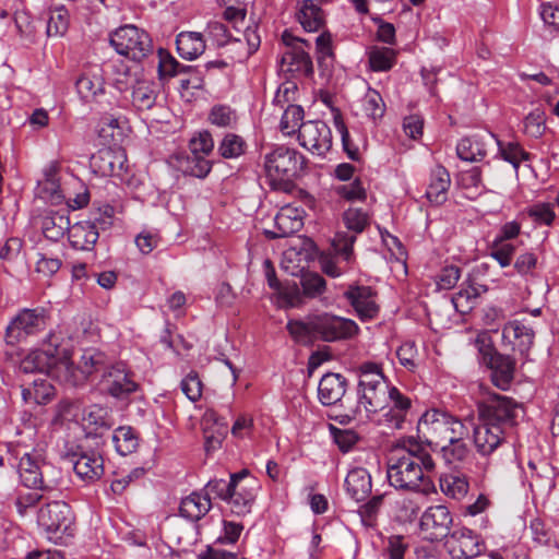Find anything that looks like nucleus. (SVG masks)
Returning a JSON list of instances; mask_svg holds the SVG:
<instances>
[{
  "mask_svg": "<svg viewBox=\"0 0 559 559\" xmlns=\"http://www.w3.org/2000/svg\"><path fill=\"white\" fill-rule=\"evenodd\" d=\"M435 467L430 453L414 438H408L390 455L386 477L390 485L397 490L428 496L436 492L435 484L427 475Z\"/></svg>",
  "mask_w": 559,
  "mask_h": 559,
  "instance_id": "f257e3e1",
  "label": "nucleus"
},
{
  "mask_svg": "<svg viewBox=\"0 0 559 559\" xmlns=\"http://www.w3.org/2000/svg\"><path fill=\"white\" fill-rule=\"evenodd\" d=\"M523 413L521 404L510 397L496 396L483 411L474 428V444L480 455H490L504 445L506 437L518 425Z\"/></svg>",
  "mask_w": 559,
  "mask_h": 559,
  "instance_id": "f03ea898",
  "label": "nucleus"
},
{
  "mask_svg": "<svg viewBox=\"0 0 559 559\" xmlns=\"http://www.w3.org/2000/svg\"><path fill=\"white\" fill-rule=\"evenodd\" d=\"M71 350L63 343L60 333L51 332L46 342V348L29 353L20 362V370L24 373H45L57 381H79L72 369Z\"/></svg>",
  "mask_w": 559,
  "mask_h": 559,
  "instance_id": "7ed1b4c3",
  "label": "nucleus"
},
{
  "mask_svg": "<svg viewBox=\"0 0 559 559\" xmlns=\"http://www.w3.org/2000/svg\"><path fill=\"white\" fill-rule=\"evenodd\" d=\"M359 403L368 413H377L386 408V400L390 399L392 406L384 414L390 427L401 429L407 411L411 407V399L403 395L396 386H384L378 390V386H362L358 390Z\"/></svg>",
  "mask_w": 559,
  "mask_h": 559,
  "instance_id": "20e7f679",
  "label": "nucleus"
},
{
  "mask_svg": "<svg viewBox=\"0 0 559 559\" xmlns=\"http://www.w3.org/2000/svg\"><path fill=\"white\" fill-rule=\"evenodd\" d=\"M417 430L429 444L436 445L455 437L466 438L469 433L468 427L461 419L438 408L428 409L421 415Z\"/></svg>",
  "mask_w": 559,
  "mask_h": 559,
  "instance_id": "39448f33",
  "label": "nucleus"
},
{
  "mask_svg": "<svg viewBox=\"0 0 559 559\" xmlns=\"http://www.w3.org/2000/svg\"><path fill=\"white\" fill-rule=\"evenodd\" d=\"M37 524L47 538L56 544H67L74 535L75 516L64 501H50L37 511Z\"/></svg>",
  "mask_w": 559,
  "mask_h": 559,
  "instance_id": "423d86ee",
  "label": "nucleus"
},
{
  "mask_svg": "<svg viewBox=\"0 0 559 559\" xmlns=\"http://www.w3.org/2000/svg\"><path fill=\"white\" fill-rule=\"evenodd\" d=\"M307 164V158L295 148L276 146L264 156V170L272 185L292 182L299 177Z\"/></svg>",
  "mask_w": 559,
  "mask_h": 559,
  "instance_id": "0eeeda50",
  "label": "nucleus"
},
{
  "mask_svg": "<svg viewBox=\"0 0 559 559\" xmlns=\"http://www.w3.org/2000/svg\"><path fill=\"white\" fill-rule=\"evenodd\" d=\"M50 311L44 307L21 309L5 329V342L14 345L47 329Z\"/></svg>",
  "mask_w": 559,
  "mask_h": 559,
  "instance_id": "6e6552de",
  "label": "nucleus"
},
{
  "mask_svg": "<svg viewBox=\"0 0 559 559\" xmlns=\"http://www.w3.org/2000/svg\"><path fill=\"white\" fill-rule=\"evenodd\" d=\"M110 44L116 51L134 61H141L153 51L150 35L134 25H124L110 35Z\"/></svg>",
  "mask_w": 559,
  "mask_h": 559,
  "instance_id": "1a4fd4ad",
  "label": "nucleus"
},
{
  "mask_svg": "<svg viewBox=\"0 0 559 559\" xmlns=\"http://www.w3.org/2000/svg\"><path fill=\"white\" fill-rule=\"evenodd\" d=\"M355 241L354 235L337 233L332 242L333 252L322 253L319 258L322 272L330 277H338L352 270L355 263Z\"/></svg>",
  "mask_w": 559,
  "mask_h": 559,
  "instance_id": "9d476101",
  "label": "nucleus"
},
{
  "mask_svg": "<svg viewBox=\"0 0 559 559\" xmlns=\"http://www.w3.org/2000/svg\"><path fill=\"white\" fill-rule=\"evenodd\" d=\"M259 480L248 469L233 474V485L226 501L231 513L243 516L251 512L260 490Z\"/></svg>",
  "mask_w": 559,
  "mask_h": 559,
  "instance_id": "9b49d317",
  "label": "nucleus"
},
{
  "mask_svg": "<svg viewBox=\"0 0 559 559\" xmlns=\"http://www.w3.org/2000/svg\"><path fill=\"white\" fill-rule=\"evenodd\" d=\"M452 523L453 518L448 507L430 506L420 516L419 535L431 543L441 542L450 534Z\"/></svg>",
  "mask_w": 559,
  "mask_h": 559,
  "instance_id": "f8f14e48",
  "label": "nucleus"
},
{
  "mask_svg": "<svg viewBox=\"0 0 559 559\" xmlns=\"http://www.w3.org/2000/svg\"><path fill=\"white\" fill-rule=\"evenodd\" d=\"M297 139L304 148L316 156H325L332 147V131L322 120H309L301 123Z\"/></svg>",
  "mask_w": 559,
  "mask_h": 559,
  "instance_id": "ddd939ff",
  "label": "nucleus"
},
{
  "mask_svg": "<svg viewBox=\"0 0 559 559\" xmlns=\"http://www.w3.org/2000/svg\"><path fill=\"white\" fill-rule=\"evenodd\" d=\"M314 326L323 342L349 340L359 333V326L354 320L330 313L316 316Z\"/></svg>",
  "mask_w": 559,
  "mask_h": 559,
  "instance_id": "4468645a",
  "label": "nucleus"
},
{
  "mask_svg": "<svg viewBox=\"0 0 559 559\" xmlns=\"http://www.w3.org/2000/svg\"><path fill=\"white\" fill-rule=\"evenodd\" d=\"M66 459L72 464L75 474L85 483H93L104 474V460L95 451H84L78 447L76 451L68 453Z\"/></svg>",
  "mask_w": 559,
  "mask_h": 559,
  "instance_id": "2eb2a0df",
  "label": "nucleus"
},
{
  "mask_svg": "<svg viewBox=\"0 0 559 559\" xmlns=\"http://www.w3.org/2000/svg\"><path fill=\"white\" fill-rule=\"evenodd\" d=\"M447 546L451 559H473L483 550L479 536L466 527L455 530Z\"/></svg>",
  "mask_w": 559,
  "mask_h": 559,
  "instance_id": "dca6fc26",
  "label": "nucleus"
},
{
  "mask_svg": "<svg viewBox=\"0 0 559 559\" xmlns=\"http://www.w3.org/2000/svg\"><path fill=\"white\" fill-rule=\"evenodd\" d=\"M376 296L377 293L370 286L362 285H350L344 293V297L361 321L372 320L378 316Z\"/></svg>",
  "mask_w": 559,
  "mask_h": 559,
  "instance_id": "f3484780",
  "label": "nucleus"
},
{
  "mask_svg": "<svg viewBox=\"0 0 559 559\" xmlns=\"http://www.w3.org/2000/svg\"><path fill=\"white\" fill-rule=\"evenodd\" d=\"M43 460L40 454L24 453L20 459L19 473L22 484L27 488L50 490L52 487L45 484L43 478Z\"/></svg>",
  "mask_w": 559,
  "mask_h": 559,
  "instance_id": "a211bd4d",
  "label": "nucleus"
},
{
  "mask_svg": "<svg viewBox=\"0 0 559 559\" xmlns=\"http://www.w3.org/2000/svg\"><path fill=\"white\" fill-rule=\"evenodd\" d=\"M534 338V330L518 320L507 323L502 329L503 342L512 345V350L519 352L525 359L528 358Z\"/></svg>",
  "mask_w": 559,
  "mask_h": 559,
  "instance_id": "6ab92c4d",
  "label": "nucleus"
},
{
  "mask_svg": "<svg viewBox=\"0 0 559 559\" xmlns=\"http://www.w3.org/2000/svg\"><path fill=\"white\" fill-rule=\"evenodd\" d=\"M274 224L276 230H266L267 238L288 237L302 228V211L292 205L283 206L275 215Z\"/></svg>",
  "mask_w": 559,
  "mask_h": 559,
  "instance_id": "aec40b11",
  "label": "nucleus"
},
{
  "mask_svg": "<svg viewBox=\"0 0 559 559\" xmlns=\"http://www.w3.org/2000/svg\"><path fill=\"white\" fill-rule=\"evenodd\" d=\"M451 186V177L445 167L436 165L429 174L426 189V198L436 205H441L448 200V191Z\"/></svg>",
  "mask_w": 559,
  "mask_h": 559,
  "instance_id": "412c9836",
  "label": "nucleus"
},
{
  "mask_svg": "<svg viewBox=\"0 0 559 559\" xmlns=\"http://www.w3.org/2000/svg\"><path fill=\"white\" fill-rule=\"evenodd\" d=\"M491 371L492 384H510L516 372V359L507 354L496 352L484 364Z\"/></svg>",
  "mask_w": 559,
  "mask_h": 559,
  "instance_id": "4be33fe9",
  "label": "nucleus"
},
{
  "mask_svg": "<svg viewBox=\"0 0 559 559\" xmlns=\"http://www.w3.org/2000/svg\"><path fill=\"white\" fill-rule=\"evenodd\" d=\"M281 63L294 75L310 78L313 74L312 59L304 47L287 49L281 58Z\"/></svg>",
  "mask_w": 559,
  "mask_h": 559,
  "instance_id": "5701e85b",
  "label": "nucleus"
},
{
  "mask_svg": "<svg viewBox=\"0 0 559 559\" xmlns=\"http://www.w3.org/2000/svg\"><path fill=\"white\" fill-rule=\"evenodd\" d=\"M345 488L348 496L357 502L366 500L372 489L369 472L364 467L350 469L345 478Z\"/></svg>",
  "mask_w": 559,
  "mask_h": 559,
  "instance_id": "b1692460",
  "label": "nucleus"
},
{
  "mask_svg": "<svg viewBox=\"0 0 559 559\" xmlns=\"http://www.w3.org/2000/svg\"><path fill=\"white\" fill-rule=\"evenodd\" d=\"M83 426L87 435L102 436L114 426V419L107 408L93 405L84 411Z\"/></svg>",
  "mask_w": 559,
  "mask_h": 559,
  "instance_id": "393cba45",
  "label": "nucleus"
},
{
  "mask_svg": "<svg viewBox=\"0 0 559 559\" xmlns=\"http://www.w3.org/2000/svg\"><path fill=\"white\" fill-rule=\"evenodd\" d=\"M75 85L78 93L85 102L96 100L105 91L100 69L97 67L82 73L76 80Z\"/></svg>",
  "mask_w": 559,
  "mask_h": 559,
  "instance_id": "a878e982",
  "label": "nucleus"
},
{
  "mask_svg": "<svg viewBox=\"0 0 559 559\" xmlns=\"http://www.w3.org/2000/svg\"><path fill=\"white\" fill-rule=\"evenodd\" d=\"M179 56L186 60H194L205 50V40L201 33L181 32L176 37Z\"/></svg>",
  "mask_w": 559,
  "mask_h": 559,
  "instance_id": "bb28decb",
  "label": "nucleus"
},
{
  "mask_svg": "<svg viewBox=\"0 0 559 559\" xmlns=\"http://www.w3.org/2000/svg\"><path fill=\"white\" fill-rule=\"evenodd\" d=\"M99 238V231L88 221L79 222L69 229V239L73 248L92 249Z\"/></svg>",
  "mask_w": 559,
  "mask_h": 559,
  "instance_id": "cd10ccee",
  "label": "nucleus"
},
{
  "mask_svg": "<svg viewBox=\"0 0 559 559\" xmlns=\"http://www.w3.org/2000/svg\"><path fill=\"white\" fill-rule=\"evenodd\" d=\"M177 166L185 175L205 178L212 169V162L203 155L189 152L177 156Z\"/></svg>",
  "mask_w": 559,
  "mask_h": 559,
  "instance_id": "c85d7f7f",
  "label": "nucleus"
},
{
  "mask_svg": "<svg viewBox=\"0 0 559 559\" xmlns=\"http://www.w3.org/2000/svg\"><path fill=\"white\" fill-rule=\"evenodd\" d=\"M296 15L307 32H318L324 25V13L313 0H302Z\"/></svg>",
  "mask_w": 559,
  "mask_h": 559,
  "instance_id": "c756f323",
  "label": "nucleus"
},
{
  "mask_svg": "<svg viewBox=\"0 0 559 559\" xmlns=\"http://www.w3.org/2000/svg\"><path fill=\"white\" fill-rule=\"evenodd\" d=\"M314 325L316 317L311 318L308 322L289 320L286 329L296 343L310 346L313 345L317 340H320L319 332Z\"/></svg>",
  "mask_w": 559,
  "mask_h": 559,
  "instance_id": "7c9ffc66",
  "label": "nucleus"
},
{
  "mask_svg": "<svg viewBox=\"0 0 559 559\" xmlns=\"http://www.w3.org/2000/svg\"><path fill=\"white\" fill-rule=\"evenodd\" d=\"M211 510L209 497L199 492H192L183 498L180 503L179 512L181 516L190 521H198Z\"/></svg>",
  "mask_w": 559,
  "mask_h": 559,
  "instance_id": "2f4dec72",
  "label": "nucleus"
},
{
  "mask_svg": "<svg viewBox=\"0 0 559 559\" xmlns=\"http://www.w3.org/2000/svg\"><path fill=\"white\" fill-rule=\"evenodd\" d=\"M70 229V219L60 212H51L43 217L41 230L44 236L51 240L58 241L63 238L64 234Z\"/></svg>",
  "mask_w": 559,
  "mask_h": 559,
  "instance_id": "473e14b6",
  "label": "nucleus"
},
{
  "mask_svg": "<svg viewBox=\"0 0 559 559\" xmlns=\"http://www.w3.org/2000/svg\"><path fill=\"white\" fill-rule=\"evenodd\" d=\"M459 158L466 162H479L487 155L485 142L478 136H467L456 145Z\"/></svg>",
  "mask_w": 559,
  "mask_h": 559,
  "instance_id": "72a5a7b5",
  "label": "nucleus"
},
{
  "mask_svg": "<svg viewBox=\"0 0 559 559\" xmlns=\"http://www.w3.org/2000/svg\"><path fill=\"white\" fill-rule=\"evenodd\" d=\"M440 488L445 496L461 500L467 495L469 483L465 475L451 473L440 477Z\"/></svg>",
  "mask_w": 559,
  "mask_h": 559,
  "instance_id": "f704fd0d",
  "label": "nucleus"
},
{
  "mask_svg": "<svg viewBox=\"0 0 559 559\" xmlns=\"http://www.w3.org/2000/svg\"><path fill=\"white\" fill-rule=\"evenodd\" d=\"M445 442V444L441 443L440 453L447 464L457 466L468 457L469 449L465 438L455 437Z\"/></svg>",
  "mask_w": 559,
  "mask_h": 559,
  "instance_id": "c9c22d12",
  "label": "nucleus"
},
{
  "mask_svg": "<svg viewBox=\"0 0 559 559\" xmlns=\"http://www.w3.org/2000/svg\"><path fill=\"white\" fill-rule=\"evenodd\" d=\"M112 442L117 452L120 455H128L133 453L139 447V435L130 426H122L115 430L112 435Z\"/></svg>",
  "mask_w": 559,
  "mask_h": 559,
  "instance_id": "e433bc0d",
  "label": "nucleus"
},
{
  "mask_svg": "<svg viewBox=\"0 0 559 559\" xmlns=\"http://www.w3.org/2000/svg\"><path fill=\"white\" fill-rule=\"evenodd\" d=\"M157 93L154 83L148 81H138L132 91V104L139 110L151 109L156 102Z\"/></svg>",
  "mask_w": 559,
  "mask_h": 559,
  "instance_id": "4c0bfd02",
  "label": "nucleus"
},
{
  "mask_svg": "<svg viewBox=\"0 0 559 559\" xmlns=\"http://www.w3.org/2000/svg\"><path fill=\"white\" fill-rule=\"evenodd\" d=\"M247 142L236 133H226L218 143L217 153L225 159H233L242 156L247 151Z\"/></svg>",
  "mask_w": 559,
  "mask_h": 559,
  "instance_id": "58836bf2",
  "label": "nucleus"
},
{
  "mask_svg": "<svg viewBox=\"0 0 559 559\" xmlns=\"http://www.w3.org/2000/svg\"><path fill=\"white\" fill-rule=\"evenodd\" d=\"M191 67L180 64L167 50L158 49V78L159 80H168L181 72L190 70Z\"/></svg>",
  "mask_w": 559,
  "mask_h": 559,
  "instance_id": "ea45409f",
  "label": "nucleus"
},
{
  "mask_svg": "<svg viewBox=\"0 0 559 559\" xmlns=\"http://www.w3.org/2000/svg\"><path fill=\"white\" fill-rule=\"evenodd\" d=\"M304 109L299 105H288L282 116L280 129L285 135H293L299 133V127L304 119Z\"/></svg>",
  "mask_w": 559,
  "mask_h": 559,
  "instance_id": "a19ab883",
  "label": "nucleus"
},
{
  "mask_svg": "<svg viewBox=\"0 0 559 559\" xmlns=\"http://www.w3.org/2000/svg\"><path fill=\"white\" fill-rule=\"evenodd\" d=\"M105 364V355L95 349H85L78 365V371L85 380L96 371L100 370Z\"/></svg>",
  "mask_w": 559,
  "mask_h": 559,
  "instance_id": "79ce46f5",
  "label": "nucleus"
},
{
  "mask_svg": "<svg viewBox=\"0 0 559 559\" xmlns=\"http://www.w3.org/2000/svg\"><path fill=\"white\" fill-rule=\"evenodd\" d=\"M498 146L502 158L509 162L515 170L520 167L521 162L531 159V153L526 152L519 142L498 141Z\"/></svg>",
  "mask_w": 559,
  "mask_h": 559,
  "instance_id": "37998d69",
  "label": "nucleus"
},
{
  "mask_svg": "<svg viewBox=\"0 0 559 559\" xmlns=\"http://www.w3.org/2000/svg\"><path fill=\"white\" fill-rule=\"evenodd\" d=\"M396 61V53L388 47H374L369 52V64L373 71H389Z\"/></svg>",
  "mask_w": 559,
  "mask_h": 559,
  "instance_id": "c03bdc74",
  "label": "nucleus"
},
{
  "mask_svg": "<svg viewBox=\"0 0 559 559\" xmlns=\"http://www.w3.org/2000/svg\"><path fill=\"white\" fill-rule=\"evenodd\" d=\"M207 120L218 128H234L237 124L238 116L236 110L227 105H215L211 108Z\"/></svg>",
  "mask_w": 559,
  "mask_h": 559,
  "instance_id": "a18cd8bd",
  "label": "nucleus"
},
{
  "mask_svg": "<svg viewBox=\"0 0 559 559\" xmlns=\"http://www.w3.org/2000/svg\"><path fill=\"white\" fill-rule=\"evenodd\" d=\"M55 395V386H23L22 390V397L27 404L46 405Z\"/></svg>",
  "mask_w": 559,
  "mask_h": 559,
  "instance_id": "49530a36",
  "label": "nucleus"
},
{
  "mask_svg": "<svg viewBox=\"0 0 559 559\" xmlns=\"http://www.w3.org/2000/svg\"><path fill=\"white\" fill-rule=\"evenodd\" d=\"M545 111L542 108L532 110L523 121V131L531 138H540L546 130Z\"/></svg>",
  "mask_w": 559,
  "mask_h": 559,
  "instance_id": "de8ad7c7",
  "label": "nucleus"
},
{
  "mask_svg": "<svg viewBox=\"0 0 559 559\" xmlns=\"http://www.w3.org/2000/svg\"><path fill=\"white\" fill-rule=\"evenodd\" d=\"M69 27V13L64 7H58L50 11L47 22L48 36H62Z\"/></svg>",
  "mask_w": 559,
  "mask_h": 559,
  "instance_id": "09e8293b",
  "label": "nucleus"
},
{
  "mask_svg": "<svg viewBox=\"0 0 559 559\" xmlns=\"http://www.w3.org/2000/svg\"><path fill=\"white\" fill-rule=\"evenodd\" d=\"M515 251V245L502 241L501 239H493L490 245V257L495 259L501 267H507L511 264Z\"/></svg>",
  "mask_w": 559,
  "mask_h": 559,
  "instance_id": "8fccbe9b",
  "label": "nucleus"
},
{
  "mask_svg": "<svg viewBox=\"0 0 559 559\" xmlns=\"http://www.w3.org/2000/svg\"><path fill=\"white\" fill-rule=\"evenodd\" d=\"M343 222L346 228L353 231L354 236L360 234L369 225V215L361 209L349 207L343 214Z\"/></svg>",
  "mask_w": 559,
  "mask_h": 559,
  "instance_id": "3c124183",
  "label": "nucleus"
},
{
  "mask_svg": "<svg viewBox=\"0 0 559 559\" xmlns=\"http://www.w3.org/2000/svg\"><path fill=\"white\" fill-rule=\"evenodd\" d=\"M362 107L368 117L377 120L382 118L385 112V104L380 93L373 88H368L362 99Z\"/></svg>",
  "mask_w": 559,
  "mask_h": 559,
  "instance_id": "603ef678",
  "label": "nucleus"
},
{
  "mask_svg": "<svg viewBox=\"0 0 559 559\" xmlns=\"http://www.w3.org/2000/svg\"><path fill=\"white\" fill-rule=\"evenodd\" d=\"M102 382L105 384H136L132 379L127 366L123 362H118L104 370Z\"/></svg>",
  "mask_w": 559,
  "mask_h": 559,
  "instance_id": "864d4df0",
  "label": "nucleus"
},
{
  "mask_svg": "<svg viewBox=\"0 0 559 559\" xmlns=\"http://www.w3.org/2000/svg\"><path fill=\"white\" fill-rule=\"evenodd\" d=\"M360 379L358 384H381L390 380L384 374L381 365L376 362H365L359 367Z\"/></svg>",
  "mask_w": 559,
  "mask_h": 559,
  "instance_id": "5fc2aeb1",
  "label": "nucleus"
},
{
  "mask_svg": "<svg viewBox=\"0 0 559 559\" xmlns=\"http://www.w3.org/2000/svg\"><path fill=\"white\" fill-rule=\"evenodd\" d=\"M300 285L305 296L314 298L323 294L326 282L320 274L308 272L302 274Z\"/></svg>",
  "mask_w": 559,
  "mask_h": 559,
  "instance_id": "6e6d98bb",
  "label": "nucleus"
},
{
  "mask_svg": "<svg viewBox=\"0 0 559 559\" xmlns=\"http://www.w3.org/2000/svg\"><path fill=\"white\" fill-rule=\"evenodd\" d=\"M233 485V474H230L229 480L225 479H211L204 487V497H209V502L212 498H217L226 503L230 493Z\"/></svg>",
  "mask_w": 559,
  "mask_h": 559,
  "instance_id": "4d7b16f0",
  "label": "nucleus"
},
{
  "mask_svg": "<svg viewBox=\"0 0 559 559\" xmlns=\"http://www.w3.org/2000/svg\"><path fill=\"white\" fill-rule=\"evenodd\" d=\"M527 215L539 225L551 226L556 214L550 203L539 202L527 209Z\"/></svg>",
  "mask_w": 559,
  "mask_h": 559,
  "instance_id": "13d9d810",
  "label": "nucleus"
},
{
  "mask_svg": "<svg viewBox=\"0 0 559 559\" xmlns=\"http://www.w3.org/2000/svg\"><path fill=\"white\" fill-rule=\"evenodd\" d=\"M115 209L110 204H104L96 211L92 212L87 219L98 231L109 229L114 223Z\"/></svg>",
  "mask_w": 559,
  "mask_h": 559,
  "instance_id": "bf43d9fd",
  "label": "nucleus"
},
{
  "mask_svg": "<svg viewBox=\"0 0 559 559\" xmlns=\"http://www.w3.org/2000/svg\"><path fill=\"white\" fill-rule=\"evenodd\" d=\"M206 33L209 38L218 47L228 46L234 37L228 26L218 21L210 22L206 27Z\"/></svg>",
  "mask_w": 559,
  "mask_h": 559,
  "instance_id": "052dcab7",
  "label": "nucleus"
},
{
  "mask_svg": "<svg viewBox=\"0 0 559 559\" xmlns=\"http://www.w3.org/2000/svg\"><path fill=\"white\" fill-rule=\"evenodd\" d=\"M330 430L334 442L344 453L350 451L359 440L357 432L352 429H341L331 425Z\"/></svg>",
  "mask_w": 559,
  "mask_h": 559,
  "instance_id": "680f3d73",
  "label": "nucleus"
},
{
  "mask_svg": "<svg viewBox=\"0 0 559 559\" xmlns=\"http://www.w3.org/2000/svg\"><path fill=\"white\" fill-rule=\"evenodd\" d=\"M337 194L346 201H364L367 197L366 189L359 178L336 188Z\"/></svg>",
  "mask_w": 559,
  "mask_h": 559,
  "instance_id": "e2e57ef3",
  "label": "nucleus"
},
{
  "mask_svg": "<svg viewBox=\"0 0 559 559\" xmlns=\"http://www.w3.org/2000/svg\"><path fill=\"white\" fill-rule=\"evenodd\" d=\"M455 310L462 314L468 313L477 305V298L469 293L468 287L462 283L460 290L452 297Z\"/></svg>",
  "mask_w": 559,
  "mask_h": 559,
  "instance_id": "0e129e2a",
  "label": "nucleus"
},
{
  "mask_svg": "<svg viewBox=\"0 0 559 559\" xmlns=\"http://www.w3.org/2000/svg\"><path fill=\"white\" fill-rule=\"evenodd\" d=\"M214 148V141L209 131H202L189 142V152L206 157Z\"/></svg>",
  "mask_w": 559,
  "mask_h": 559,
  "instance_id": "69168bd1",
  "label": "nucleus"
},
{
  "mask_svg": "<svg viewBox=\"0 0 559 559\" xmlns=\"http://www.w3.org/2000/svg\"><path fill=\"white\" fill-rule=\"evenodd\" d=\"M298 86L294 81H286L282 83L274 96L273 103L280 107L285 105H294L293 103L297 99Z\"/></svg>",
  "mask_w": 559,
  "mask_h": 559,
  "instance_id": "338daca9",
  "label": "nucleus"
},
{
  "mask_svg": "<svg viewBox=\"0 0 559 559\" xmlns=\"http://www.w3.org/2000/svg\"><path fill=\"white\" fill-rule=\"evenodd\" d=\"M539 15L546 26L559 31V4L551 1L543 2L539 7Z\"/></svg>",
  "mask_w": 559,
  "mask_h": 559,
  "instance_id": "774afa93",
  "label": "nucleus"
}]
</instances>
